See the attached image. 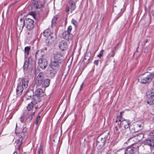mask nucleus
I'll use <instances>...</instances> for the list:
<instances>
[{
    "instance_id": "19",
    "label": "nucleus",
    "mask_w": 154,
    "mask_h": 154,
    "mask_svg": "<svg viewBox=\"0 0 154 154\" xmlns=\"http://www.w3.org/2000/svg\"><path fill=\"white\" fill-rule=\"evenodd\" d=\"M58 62L54 61H52L50 64L51 67L54 69H57L58 67Z\"/></svg>"
},
{
    "instance_id": "56",
    "label": "nucleus",
    "mask_w": 154,
    "mask_h": 154,
    "mask_svg": "<svg viewBox=\"0 0 154 154\" xmlns=\"http://www.w3.org/2000/svg\"><path fill=\"white\" fill-rule=\"evenodd\" d=\"M153 140H154V138H153Z\"/></svg>"
},
{
    "instance_id": "55",
    "label": "nucleus",
    "mask_w": 154,
    "mask_h": 154,
    "mask_svg": "<svg viewBox=\"0 0 154 154\" xmlns=\"http://www.w3.org/2000/svg\"><path fill=\"white\" fill-rule=\"evenodd\" d=\"M17 123L16 124V127L17 126Z\"/></svg>"
},
{
    "instance_id": "9",
    "label": "nucleus",
    "mask_w": 154,
    "mask_h": 154,
    "mask_svg": "<svg viewBox=\"0 0 154 154\" xmlns=\"http://www.w3.org/2000/svg\"><path fill=\"white\" fill-rule=\"evenodd\" d=\"M33 90L34 94L39 96L40 97L43 96L44 95L43 91L41 89L38 88L37 85H34Z\"/></svg>"
},
{
    "instance_id": "43",
    "label": "nucleus",
    "mask_w": 154,
    "mask_h": 154,
    "mask_svg": "<svg viewBox=\"0 0 154 154\" xmlns=\"http://www.w3.org/2000/svg\"><path fill=\"white\" fill-rule=\"evenodd\" d=\"M27 129L26 127L24 128L23 130V133L26 132L27 131Z\"/></svg>"
},
{
    "instance_id": "3",
    "label": "nucleus",
    "mask_w": 154,
    "mask_h": 154,
    "mask_svg": "<svg viewBox=\"0 0 154 154\" xmlns=\"http://www.w3.org/2000/svg\"><path fill=\"white\" fill-rule=\"evenodd\" d=\"M35 112L27 113V111L25 112L19 118V120L21 122L23 123H28L32 119L33 117L34 116Z\"/></svg>"
},
{
    "instance_id": "13",
    "label": "nucleus",
    "mask_w": 154,
    "mask_h": 154,
    "mask_svg": "<svg viewBox=\"0 0 154 154\" xmlns=\"http://www.w3.org/2000/svg\"><path fill=\"white\" fill-rule=\"evenodd\" d=\"M38 64L41 68L45 69L47 65V62L45 59L41 58L38 60Z\"/></svg>"
},
{
    "instance_id": "17",
    "label": "nucleus",
    "mask_w": 154,
    "mask_h": 154,
    "mask_svg": "<svg viewBox=\"0 0 154 154\" xmlns=\"http://www.w3.org/2000/svg\"><path fill=\"white\" fill-rule=\"evenodd\" d=\"M72 34L66 31H65L63 33V38L67 40L71 39L72 38Z\"/></svg>"
},
{
    "instance_id": "40",
    "label": "nucleus",
    "mask_w": 154,
    "mask_h": 154,
    "mask_svg": "<svg viewBox=\"0 0 154 154\" xmlns=\"http://www.w3.org/2000/svg\"><path fill=\"white\" fill-rule=\"evenodd\" d=\"M90 59V57L88 56V54H86L85 55V56L84 58V59L85 60H88Z\"/></svg>"
},
{
    "instance_id": "27",
    "label": "nucleus",
    "mask_w": 154,
    "mask_h": 154,
    "mask_svg": "<svg viewBox=\"0 0 154 154\" xmlns=\"http://www.w3.org/2000/svg\"><path fill=\"white\" fill-rule=\"evenodd\" d=\"M135 126H131L130 128V130L132 133H135L140 130V129H136Z\"/></svg>"
},
{
    "instance_id": "41",
    "label": "nucleus",
    "mask_w": 154,
    "mask_h": 154,
    "mask_svg": "<svg viewBox=\"0 0 154 154\" xmlns=\"http://www.w3.org/2000/svg\"><path fill=\"white\" fill-rule=\"evenodd\" d=\"M72 29V27L71 26H69L68 28L67 31H66L70 33Z\"/></svg>"
},
{
    "instance_id": "18",
    "label": "nucleus",
    "mask_w": 154,
    "mask_h": 154,
    "mask_svg": "<svg viewBox=\"0 0 154 154\" xmlns=\"http://www.w3.org/2000/svg\"><path fill=\"white\" fill-rule=\"evenodd\" d=\"M136 149L135 148L131 146L128 148L125 151L124 154H132Z\"/></svg>"
},
{
    "instance_id": "16",
    "label": "nucleus",
    "mask_w": 154,
    "mask_h": 154,
    "mask_svg": "<svg viewBox=\"0 0 154 154\" xmlns=\"http://www.w3.org/2000/svg\"><path fill=\"white\" fill-rule=\"evenodd\" d=\"M34 95L33 90H29L27 91L25 94V97L27 100L30 99L32 98V96Z\"/></svg>"
},
{
    "instance_id": "35",
    "label": "nucleus",
    "mask_w": 154,
    "mask_h": 154,
    "mask_svg": "<svg viewBox=\"0 0 154 154\" xmlns=\"http://www.w3.org/2000/svg\"><path fill=\"white\" fill-rule=\"evenodd\" d=\"M135 128H136V129H140V130L143 129V126H142V124H136L135 125Z\"/></svg>"
},
{
    "instance_id": "39",
    "label": "nucleus",
    "mask_w": 154,
    "mask_h": 154,
    "mask_svg": "<svg viewBox=\"0 0 154 154\" xmlns=\"http://www.w3.org/2000/svg\"><path fill=\"white\" fill-rule=\"evenodd\" d=\"M40 116H38L37 117L36 121H35V124L36 125H37L38 124V122L40 120Z\"/></svg>"
},
{
    "instance_id": "6",
    "label": "nucleus",
    "mask_w": 154,
    "mask_h": 154,
    "mask_svg": "<svg viewBox=\"0 0 154 154\" xmlns=\"http://www.w3.org/2000/svg\"><path fill=\"white\" fill-rule=\"evenodd\" d=\"M144 136L143 134L141 133L139 135H133L128 140V143L134 141V143H137L139 142L143 138Z\"/></svg>"
},
{
    "instance_id": "49",
    "label": "nucleus",
    "mask_w": 154,
    "mask_h": 154,
    "mask_svg": "<svg viewBox=\"0 0 154 154\" xmlns=\"http://www.w3.org/2000/svg\"><path fill=\"white\" fill-rule=\"evenodd\" d=\"M35 109H36L38 107V106H35Z\"/></svg>"
},
{
    "instance_id": "14",
    "label": "nucleus",
    "mask_w": 154,
    "mask_h": 154,
    "mask_svg": "<svg viewBox=\"0 0 154 154\" xmlns=\"http://www.w3.org/2000/svg\"><path fill=\"white\" fill-rule=\"evenodd\" d=\"M23 137H20L15 142V146L16 148L18 149L19 150L20 149V147L22 143V140Z\"/></svg>"
},
{
    "instance_id": "5",
    "label": "nucleus",
    "mask_w": 154,
    "mask_h": 154,
    "mask_svg": "<svg viewBox=\"0 0 154 154\" xmlns=\"http://www.w3.org/2000/svg\"><path fill=\"white\" fill-rule=\"evenodd\" d=\"M106 138L103 135L98 137L97 140L96 146L98 149H100L104 146Z\"/></svg>"
},
{
    "instance_id": "28",
    "label": "nucleus",
    "mask_w": 154,
    "mask_h": 154,
    "mask_svg": "<svg viewBox=\"0 0 154 154\" xmlns=\"http://www.w3.org/2000/svg\"><path fill=\"white\" fill-rule=\"evenodd\" d=\"M34 105H35V104H34L32 102L30 103H29L27 106V111H29L31 110L33 108V106Z\"/></svg>"
},
{
    "instance_id": "52",
    "label": "nucleus",
    "mask_w": 154,
    "mask_h": 154,
    "mask_svg": "<svg viewBox=\"0 0 154 154\" xmlns=\"http://www.w3.org/2000/svg\"><path fill=\"white\" fill-rule=\"evenodd\" d=\"M33 17L35 18V16L34 15H33Z\"/></svg>"
},
{
    "instance_id": "36",
    "label": "nucleus",
    "mask_w": 154,
    "mask_h": 154,
    "mask_svg": "<svg viewBox=\"0 0 154 154\" xmlns=\"http://www.w3.org/2000/svg\"><path fill=\"white\" fill-rule=\"evenodd\" d=\"M113 130L115 133H116L117 134H119V133L118 128L117 126H115L114 127Z\"/></svg>"
},
{
    "instance_id": "44",
    "label": "nucleus",
    "mask_w": 154,
    "mask_h": 154,
    "mask_svg": "<svg viewBox=\"0 0 154 154\" xmlns=\"http://www.w3.org/2000/svg\"><path fill=\"white\" fill-rule=\"evenodd\" d=\"M98 60H95L94 61V63L97 66L98 64Z\"/></svg>"
},
{
    "instance_id": "2",
    "label": "nucleus",
    "mask_w": 154,
    "mask_h": 154,
    "mask_svg": "<svg viewBox=\"0 0 154 154\" xmlns=\"http://www.w3.org/2000/svg\"><path fill=\"white\" fill-rule=\"evenodd\" d=\"M154 75L150 72H147L138 77V81L143 84H146L150 82L152 79Z\"/></svg>"
},
{
    "instance_id": "50",
    "label": "nucleus",
    "mask_w": 154,
    "mask_h": 154,
    "mask_svg": "<svg viewBox=\"0 0 154 154\" xmlns=\"http://www.w3.org/2000/svg\"><path fill=\"white\" fill-rule=\"evenodd\" d=\"M69 11V9L66 10V11H67V12H68Z\"/></svg>"
},
{
    "instance_id": "25",
    "label": "nucleus",
    "mask_w": 154,
    "mask_h": 154,
    "mask_svg": "<svg viewBox=\"0 0 154 154\" xmlns=\"http://www.w3.org/2000/svg\"><path fill=\"white\" fill-rule=\"evenodd\" d=\"M147 103L148 104L150 105L154 104V97H147Z\"/></svg>"
},
{
    "instance_id": "37",
    "label": "nucleus",
    "mask_w": 154,
    "mask_h": 154,
    "mask_svg": "<svg viewBox=\"0 0 154 154\" xmlns=\"http://www.w3.org/2000/svg\"><path fill=\"white\" fill-rule=\"evenodd\" d=\"M115 52L114 50H112L111 52L109 55V57H113L115 55Z\"/></svg>"
},
{
    "instance_id": "12",
    "label": "nucleus",
    "mask_w": 154,
    "mask_h": 154,
    "mask_svg": "<svg viewBox=\"0 0 154 154\" xmlns=\"http://www.w3.org/2000/svg\"><path fill=\"white\" fill-rule=\"evenodd\" d=\"M54 59L55 61L61 63L63 60V55L60 53H57L54 55Z\"/></svg>"
},
{
    "instance_id": "46",
    "label": "nucleus",
    "mask_w": 154,
    "mask_h": 154,
    "mask_svg": "<svg viewBox=\"0 0 154 154\" xmlns=\"http://www.w3.org/2000/svg\"><path fill=\"white\" fill-rule=\"evenodd\" d=\"M152 15L154 16V10H153L152 11Z\"/></svg>"
},
{
    "instance_id": "7",
    "label": "nucleus",
    "mask_w": 154,
    "mask_h": 154,
    "mask_svg": "<svg viewBox=\"0 0 154 154\" xmlns=\"http://www.w3.org/2000/svg\"><path fill=\"white\" fill-rule=\"evenodd\" d=\"M34 21L30 18L26 19L25 20V25L29 30L32 29L34 27Z\"/></svg>"
},
{
    "instance_id": "54",
    "label": "nucleus",
    "mask_w": 154,
    "mask_h": 154,
    "mask_svg": "<svg viewBox=\"0 0 154 154\" xmlns=\"http://www.w3.org/2000/svg\"><path fill=\"white\" fill-rule=\"evenodd\" d=\"M134 143H132H132H131V144H134Z\"/></svg>"
},
{
    "instance_id": "10",
    "label": "nucleus",
    "mask_w": 154,
    "mask_h": 154,
    "mask_svg": "<svg viewBox=\"0 0 154 154\" xmlns=\"http://www.w3.org/2000/svg\"><path fill=\"white\" fill-rule=\"evenodd\" d=\"M129 121L126 120H122L120 122L119 128L122 130H125L129 127Z\"/></svg>"
},
{
    "instance_id": "21",
    "label": "nucleus",
    "mask_w": 154,
    "mask_h": 154,
    "mask_svg": "<svg viewBox=\"0 0 154 154\" xmlns=\"http://www.w3.org/2000/svg\"><path fill=\"white\" fill-rule=\"evenodd\" d=\"M147 97H154V88H151L148 90L146 93Z\"/></svg>"
},
{
    "instance_id": "45",
    "label": "nucleus",
    "mask_w": 154,
    "mask_h": 154,
    "mask_svg": "<svg viewBox=\"0 0 154 154\" xmlns=\"http://www.w3.org/2000/svg\"><path fill=\"white\" fill-rule=\"evenodd\" d=\"M50 74H51V75H52L53 76H54V74H55V73L54 72H50Z\"/></svg>"
},
{
    "instance_id": "11",
    "label": "nucleus",
    "mask_w": 154,
    "mask_h": 154,
    "mask_svg": "<svg viewBox=\"0 0 154 154\" xmlns=\"http://www.w3.org/2000/svg\"><path fill=\"white\" fill-rule=\"evenodd\" d=\"M44 79V75L42 72H40L35 79V82L37 85H41Z\"/></svg>"
},
{
    "instance_id": "22",
    "label": "nucleus",
    "mask_w": 154,
    "mask_h": 154,
    "mask_svg": "<svg viewBox=\"0 0 154 154\" xmlns=\"http://www.w3.org/2000/svg\"><path fill=\"white\" fill-rule=\"evenodd\" d=\"M44 54V52L43 50H39L36 52L35 56L37 58H39L43 57Z\"/></svg>"
},
{
    "instance_id": "47",
    "label": "nucleus",
    "mask_w": 154,
    "mask_h": 154,
    "mask_svg": "<svg viewBox=\"0 0 154 154\" xmlns=\"http://www.w3.org/2000/svg\"><path fill=\"white\" fill-rule=\"evenodd\" d=\"M83 84H82V85H81L80 86V90H81V89L82 88V86H83Z\"/></svg>"
},
{
    "instance_id": "48",
    "label": "nucleus",
    "mask_w": 154,
    "mask_h": 154,
    "mask_svg": "<svg viewBox=\"0 0 154 154\" xmlns=\"http://www.w3.org/2000/svg\"><path fill=\"white\" fill-rule=\"evenodd\" d=\"M13 154H17V152H15Z\"/></svg>"
},
{
    "instance_id": "29",
    "label": "nucleus",
    "mask_w": 154,
    "mask_h": 154,
    "mask_svg": "<svg viewBox=\"0 0 154 154\" xmlns=\"http://www.w3.org/2000/svg\"><path fill=\"white\" fill-rule=\"evenodd\" d=\"M28 59L27 60H26L24 63V64L23 66V68L24 70H26L28 68L29 65V62L28 61Z\"/></svg>"
},
{
    "instance_id": "31",
    "label": "nucleus",
    "mask_w": 154,
    "mask_h": 154,
    "mask_svg": "<svg viewBox=\"0 0 154 154\" xmlns=\"http://www.w3.org/2000/svg\"><path fill=\"white\" fill-rule=\"evenodd\" d=\"M37 154H44L43 148L41 146L38 149Z\"/></svg>"
},
{
    "instance_id": "4",
    "label": "nucleus",
    "mask_w": 154,
    "mask_h": 154,
    "mask_svg": "<svg viewBox=\"0 0 154 154\" xmlns=\"http://www.w3.org/2000/svg\"><path fill=\"white\" fill-rule=\"evenodd\" d=\"M44 36L47 38L48 42L51 43L53 42L55 39V35L54 33H51L49 29L45 30L43 33Z\"/></svg>"
},
{
    "instance_id": "53",
    "label": "nucleus",
    "mask_w": 154,
    "mask_h": 154,
    "mask_svg": "<svg viewBox=\"0 0 154 154\" xmlns=\"http://www.w3.org/2000/svg\"><path fill=\"white\" fill-rule=\"evenodd\" d=\"M153 135V134H152V135H151V134H150V136H152V135Z\"/></svg>"
},
{
    "instance_id": "8",
    "label": "nucleus",
    "mask_w": 154,
    "mask_h": 154,
    "mask_svg": "<svg viewBox=\"0 0 154 154\" xmlns=\"http://www.w3.org/2000/svg\"><path fill=\"white\" fill-rule=\"evenodd\" d=\"M68 44L67 42L63 40L60 42L59 44V47L62 51H66L68 48Z\"/></svg>"
},
{
    "instance_id": "30",
    "label": "nucleus",
    "mask_w": 154,
    "mask_h": 154,
    "mask_svg": "<svg viewBox=\"0 0 154 154\" xmlns=\"http://www.w3.org/2000/svg\"><path fill=\"white\" fill-rule=\"evenodd\" d=\"M30 50V48L29 46H27L25 48L24 51L25 53V56H26V54L27 55H29Z\"/></svg>"
},
{
    "instance_id": "34",
    "label": "nucleus",
    "mask_w": 154,
    "mask_h": 154,
    "mask_svg": "<svg viewBox=\"0 0 154 154\" xmlns=\"http://www.w3.org/2000/svg\"><path fill=\"white\" fill-rule=\"evenodd\" d=\"M57 19V17L55 16L53 18L52 20L51 26H52L53 25H54L56 23V21Z\"/></svg>"
},
{
    "instance_id": "24",
    "label": "nucleus",
    "mask_w": 154,
    "mask_h": 154,
    "mask_svg": "<svg viewBox=\"0 0 154 154\" xmlns=\"http://www.w3.org/2000/svg\"><path fill=\"white\" fill-rule=\"evenodd\" d=\"M50 82V80L49 79H46L43 80L42 83L41 85L44 87H47L49 85Z\"/></svg>"
},
{
    "instance_id": "20",
    "label": "nucleus",
    "mask_w": 154,
    "mask_h": 154,
    "mask_svg": "<svg viewBox=\"0 0 154 154\" xmlns=\"http://www.w3.org/2000/svg\"><path fill=\"white\" fill-rule=\"evenodd\" d=\"M144 144L150 147H154V141L153 139L145 140Z\"/></svg>"
},
{
    "instance_id": "23",
    "label": "nucleus",
    "mask_w": 154,
    "mask_h": 154,
    "mask_svg": "<svg viewBox=\"0 0 154 154\" xmlns=\"http://www.w3.org/2000/svg\"><path fill=\"white\" fill-rule=\"evenodd\" d=\"M17 26H19L20 29H23L24 25H25V20H23L22 18H20V21L17 22Z\"/></svg>"
},
{
    "instance_id": "51",
    "label": "nucleus",
    "mask_w": 154,
    "mask_h": 154,
    "mask_svg": "<svg viewBox=\"0 0 154 154\" xmlns=\"http://www.w3.org/2000/svg\"><path fill=\"white\" fill-rule=\"evenodd\" d=\"M153 86H154V81L153 82Z\"/></svg>"
},
{
    "instance_id": "26",
    "label": "nucleus",
    "mask_w": 154,
    "mask_h": 154,
    "mask_svg": "<svg viewBox=\"0 0 154 154\" xmlns=\"http://www.w3.org/2000/svg\"><path fill=\"white\" fill-rule=\"evenodd\" d=\"M34 1V6L35 8H40L42 7V5H41L40 3L38 2L35 0H33Z\"/></svg>"
},
{
    "instance_id": "32",
    "label": "nucleus",
    "mask_w": 154,
    "mask_h": 154,
    "mask_svg": "<svg viewBox=\"0 0 154 154\" xmlns=\"http://www.w3.org/2000/svg\"><path fill=\"white\" fill-rule=\"evenodd\" d=\"M120 116H117V119L116 120V122L117 123L118 122H121L122 121V119L121 117H122V112L120 113Z\"/></svg>"
},
{
    "instance_id": "1",
    "label": "nucleus",
    "mask_w": 154,
    "mask_h": 154,
    "mask_svg": "<svg viewBox=\"0 0 154 154\" xmlns=\"http://www.w3.org/2000/svg\"><path fill=\"white\" fill-rule=\"evenodd\" d=\"M20 82L18 83L16 90L17 93L18 95H20L23 91L27 87L29 79L26 77L21 79Z\"/></svg>"
},
{
    "instance_id": "33",
    "label": "nucleus",
    "mask_w": 154,
    "mask_h": 154,
    "mask_svg": "<svg viewBox=\"0 0 154 154\" xmlns=\"http://www.w3.org/2000/svg\"><path fill=\"white\" fill-rule=\"evenodd\" d=\"M70 6L72 10H74L75 9V4L74 2H71L70 3Z\"/></svg>"
},
{
    "instance_id": "38",
    "label": "nucleus",
    "mask_w": 154,
    "mask_h": 154,
    "mask_svg": "<svg viewBox=\"0 0 154 154\" xmlns=\"http://www.w3.org/2000/svg\"><path fill=\"white\" fill-rule=\"evenodd\" d=\"M71 22L75 26H76L77 24V23L76 21L74 20L73 19H72L71 20Z\"/></svg>"
},
{
    "instance_id": "15",
    "label": "nucleus",
    "mask_w": 154,
    "mask_h": 154,
    "mask_svg": "<svg viewBox=\"0 0 154 154\" xmlns=\"http://www.w3.org/2000/svg\"><path fill=\"white\" fill-rule=\"evenodd\" d=\"M40 98L39 96L34 94L32 98V103L35 105L37 104L41 101Z\"/></svg>"
},
{
    "instance_id": "42",
    "label": "nucleus",
    "mask_w": 154,
    "mask_h": 154,
    "mask_svg": "<svg viewBox=\"0 0 154 154\" xmlns=\"http://www.w3.org/2000/svg\"><path fill=\"white\" fill-rule=\"evenodd\" d=\"M103 51V50H101V51L100 52L99 54L97 55V56L98 57H100L102 55Z\"/></svg>"
}]
</instances>
